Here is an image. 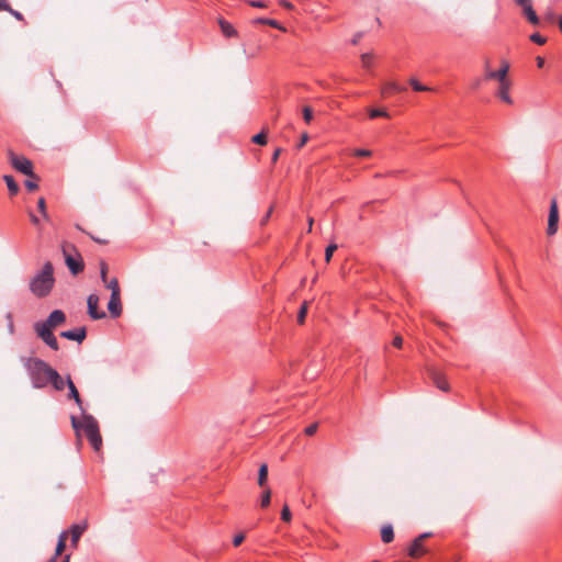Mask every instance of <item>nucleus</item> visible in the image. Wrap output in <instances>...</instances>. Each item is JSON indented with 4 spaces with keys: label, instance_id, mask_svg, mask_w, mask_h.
<instances>
[{
    "label": "nucleus",
    "instance_id": "f257e3e1",
    "mask_svg": "<svg viewBox=\"0 0 562 562\" xmlns=\"http://www.w3.org/2000/svg\"><path fill=\"white\" fill-rule=\"evenodd\" d=\"M22 361L34 389H44L49 384L48 379L54 368L46 361L35 357L23 358Z\"/></svg>",
    "mask_w": 562,
    "mask_h": 562
},
{
    "label": "nucleus",
    "instance_id": "f03ea898",
    "mask_svg": "<svg viewBox=\"0 0 562 562\" xmlns=\"http://www.w3.org/2000/svg\"><path fill=\"white\" fill-rule=\"evenodd\" d=\"M55 284L54 267L50 261L44 263L30 281V291L38 299L46 297L52 292Z\"/></svg>",
    "mask_w": 562,
    "mask_h": 562
},
{
    "label": "nucleus",
    "instance_id": "7ed1b4c3",
    "mask_svg": "<svg viewBox=\"0 0 562 562\" xmlns=\"http://www.w3.org/2000/svg\"><path fill=\"white\" fill-rule=\"evenodd\" d=\"M61 251L65 258V263L71 274L77 276L83 271L85 263L82 257L72 244L63 243Z\"/></svg>",
    "mask_w": 562,
    "mask_h": 562
},
{
    "label": "nucleus",
    "instance_id": "20e7f679",
    "mask_svg": "<svg viewBox=\"0 0 562 562\" xmlns=\"http://www.w3.org/2000/svg\"><path fill=\"white\" fill-rule=\"evenodd\" d=\"M71 426L78 432L79 430H83L87 438L93 436L99 430V425L97 419L89 414H85L82 417V422H80L76 416H71Z\"/></svg>",
    "mask_w": 562,
    "mask_h": 562
},
{
    "label": "nucleus",
    "instance_id": "39448f33",
    "mask_svg": "<svg viewBox=\"0 0 562 562\" xmlns=\"http://www.w3.org/2000/svg\"><path fill=\"white\" fill-rule=\"evenodd\" d=\"M9 159L15 170L31 178H35L33 164L30 159L24 156H18L12 150L9 151Z\"/></svg>",
    "mask_w": 562,
    "mask_h": 562
},
{
    "label": "nucleus",
    "instance_id": "423d86ee",
    "mask_svg": "<svg viewBox=\"0 0 562 562\" xmlns=\"http://www.w3.org/2000/svg\"><path fill=\"white\" fill-rule=\"evenodd\" d=\"M34 330L36 335L53 350L59 349L57 338L52 331V328L45 327V325L34 324Z\"/></svg>",
    "mask_w": 562,
    "mask_h": 562
},
{
    "label": "nucleus",
    "instance_id": "0eeeda50",
    "mask_svg": "<svg viewBox=\"0 0 562 562\" xmlns=\"http://www.w3.org/2000/svg\"><path fill=\"white\" fill-rule=\"evenodd\" d=\"M87 305L88 314L92 319H103L106 316L104 311L99 310V296L97 294H90L88 296Z\"/></svg>",
    "mask_w": 562,
    "mask_h": 562
},
{
    "label": "nucleus",
    "instance_id": "6e6552de",
    "mask_svg": "<svg viewBox=\"0 0 562 562\" xmlns=\"http://www.w3.org/2000/svg\"><path fill=\"white\" fill-rule=\"evenodd\" d=\"M485 78L486 79H493V80H497L501 82H504L507 80V74H508V70H509V64L507 61H503L502 63V67L498 69V70H491L488 68V61H486V65H485Z\"/></svg>",
    "mask_w": 562,
    "mask_h": 562
},
{
    "label": "nucleus",
    "instance_id": "1a4fd4ad",
    "mask_svg": "<svg viewBox=\"0 0 562 562\" xmlns=\"http://www.w3.org/2000/svg\"><path fill=\"white\" fill-rule=\"evenodd\" d=\"M558 222H559L558 204H557L555 200H552L551 204H550L549 218H548V228H547L548 235L552 236L557 233Z\"/></svg>",
    "mask_w": 562,
    "mask_h": 562
},
{
    "label": "nucleus",
    "instance_id": "9d476101",
    "mask_svg": "<svg viewBox=\"0 0 562 562\" xmlns=\"http://www.w3.org/2000/svg\"><path fill=\"white\" fill-rule=\"evenodd\" d=\"M66 321V315L61 310H55L53 311L46 321L44 322H36V324L45 325V327L48 328H55L61 324H64Z\"/></svg>",
    "mask_w": 562,
    "mask_h": 562
},
{
    "label": "nucleus",
    "instance_id": "9b49d317",
    "mask_svg": "<svg viewBox=\"0 0 562 562\" xmlns=\"http://www.w3.org/2000/svg\"><path fill=\"white\" fill-rule=\"evenodd\" d=\"M87 528H88L87 521H82L80 524H74L70 527V530H69L70 536H71L70 544L72 548H77L78 542H79L81 536L83 535V532L87 530Z\"/></svg>",
    "mask_w": 562,
    "mask_h": 562
},
{
    "label": "nucleus",
    "instance_id": "f8f14e48",
    "mask_svg": "<svg viewBox=\"0 0 562 562\" xmlns=\"http://www.w3.org/2000/svg\"><path fill=\"white\" fill-rule=\"evenodd\" d=\"M63 338L75 340L81 344L87 337V328L85 326L75 329H69L60 333Z\"/></svg>",
    "mask_w": 562,
    "mask_h": 562
},
{
    "label": "nucleus",
    "instance_id": "ddd939ff",
    "mask_svg": "<svg viewBox=\"0 0 562 562\" xmlns=\"http://www.w3.org/2000/svg\"><path fill=\"white\" fill-rule=\"evenodd\" d=\"M108 310H109L110 315L113 318L121 316V314H122L121 294L116 293L115 291H114V293H111V297L108 303Z\"/></svg>",
    "mask_w": 562,
    "mask_h": 562
},
{
    "label": "nucleus",
    "instance_id": "4468645a",
    "mask_svg": "<svg viewBox=\"0 0 562 562\" xmlns=\"http://www.w3.org/2000/svg\"><path fill=\"white\" fill-rule=\"evenodd\" d=\"M430 533L425 532L418 536L409 546L408 554L413 558H416L425 552L423 547V540L428 538Z\"/></svg>",
    "mask_w": 562,
    "mask_h": 562
},
{
    "label": "nucleus",
    "instance_id": "2eb2a0df",
    "mask_svg": "<svg viewBox=\"0 0 562 562\" xmlns=\"http://www.w3.org/2000/svg\"><path fill=\"white\" fill-rule=\"evenodd\" d=\"M404 91H406V88L404 86L398 85L395 81H387V82L383 83V86L381 87V94L384 98H386L391 94L401 93Z\"/></svg>",
    "mask_w": 562,
    "mask_h": 562
},
{
    "label": "nucleus",
    "instance_id": "dca6fc26",
    "mask_svg": "<svg viewBox=\"0 0 562 562\" xmlns=\"http://www.w3.org/2000/svg\"><path fill=\"white\" fill-rule=\"evenodd\" d=\"M67 387L69 391L68 398L74 400L76 404L80 407V409L83 411L81 397L69 374L67 375Z\"/></svg>",
    "mask_w": 562,
    "mask_h": 562
},
{
    "label": "nucleus",
    "instance_id": "f3484780",
    "mask_svg": "<svg viewBox=\"0 0 562 562\" xmlns=\"http://www.w3.org/2000/svg\"><path fill=\"white\" fill-rule=\"evenodd\" d=\"M48 380L49 384H52L56 391H63L67 386V379L64 380L55 369L53 372H50V378Z\"/></svg>",
    "mask_w": 562,
    "mask_h": 562
},
{
    "label": "nucleus",
    "instance_id": "a211bd4d",
    "mask_svg": "<svg viewBox=\"0 0 562 562\" xmlns=\"http://www.w3.org/2000/svg\"><path fill=\"white\" fill-rule=\"evenodd\" d=\"M430 378L434 382V384L441 391L443 392H447L449 390V384L448 382L446 381L445 376L436 371V370H431L430 371Z\"/></svg>",
    "mask_w": 562,
    "mask_h": 562
},
{
    "label": "nucleus",
    "instance_id": "6ab92c4d",
    "mask_svg": "<svg viewBox=\"0 0 562 562\" xmlns=\"http://www.w3.org/2000/svg\"><path fill=\"white\" fill-rule=\"evenodd\" d=\"M218 24L224 36L234 37L237 35V31L235 30V27L226 20L221 19L218 21Z\"/></svg>",
    "mask_w": 562,
    "mask_h": 562
},
{
    "label": "nucleus",
    "instance_id": "aec40b11",
    "mask_svg": "<svg viewBox=\"0 0 562 562\" xmlns=\"http://www.w3.org/2000/svg\"><path fill=\"white\" fill-rule=\"evenodd\" d=\"M67 537H68V531H63L59 537H58V541H57V544H56V549H55V554L52 557V558H55V560H57V558L63 553V551L65 550L66 548V540H67Z\"/></svg>",
    "mask_w": 562,
    "mask_h": 562
},
{
    "label": "nucleus",
    "instance_id": "412c9836",
    "mask_svg": "<svg viewBox=\"0 0 562 562\" xmlns=\"http://www.w3.org/2000/svg\"><path fill=\"white\" fill-rule=\"evenodd\" d=\"M254 22L258 23V24H267V25H269L273 29L280 30L282 32L285 31V27L279 21L273 20V19L257 18Z\"/></svg>",
    "mask_w": 562,
    "mask_h": 562
},
{
    "label": "nucleus",
    "instance_id": "4be33fe9",
    "mask_svg": "<svg viewBox=\"0 0 562 562\" xmlns=\"http://www.w3.org/2000/svg\"><path fill=\"white\" fill-rule=\"evenodd\" d=\"M381 539L384 543H390L394 539V530L392 525H384L381 529Z\"/></svg>",
    "mask_w": 562,
    "mask_h": 562
},
{
    "label": "nucleus",
    "instance_id": "5701e85b",
    "mask_svg": "<svg viewBox=\"0 0 562 562\" xmlns=\"http://www.w3.org/2000/svg\"><path fill=\"white\" fill-rule=\"evenodd\" d=\"M508 90H509V82L507 80L504 82H501L499 90H498V97L504 102L512 103V98L509 97Z\"/></svg>",
    "mask_w": 562,
    "mask_h": 562
},
{
    "label": "nucleus",
    "instance_id": "b1692460",
    "mask_svg": "<svg viewBox=\"0 0 562 562\" xmlns=\"http://www.w3.org/2000/svg\"><path fill=\"white\" fill-rule=\"evenodd\" d=\"M524 10V14L525 16L527 18V20L532 24V25H538L540 23V20L536 13V11L533 10L532 8V4L522 9Z\"/></svg>",
    "mask_w": 562,
    "mask_h": 562
},
{
    "label": "nucleus",
    "instance_id": "393cba45",
    "mask_svg": "<svg viewBox=\"0 0 562 562\" xmlns=\"http://www.w3.org/2000/svg\"><path fill=\"white\" fill-rule=\"evenodd\" d=\"M3 180L7 183V187H8V190L10 192V194L11 195L18 194L20 188H19L18 183L15 182V180L13 179V177L9 176V175H5L3 177Z\"/></svg>",
    "mask_w": 562,
    "mask_h": 562
},
{
    "label": "nucleus",
    "instance_id": "a878e982",
    "mask_svg": "<svg viewBox=\"0 0 562 562\" xmlns=\"http://www.w3.org/2000/svg\"><path fill=\"white\" fill-rule=\"evenodd\" d=\"M268 479V465L261 464L258 471V484L259 486L263 487L267 483Z\"/></svg>",
    "mask_w": 562,
    "mask_h": 562
},
{
    "label": "nucleus",
    "instance_id": "bb28decb",
    "mask_svg": "<svg viewBox=\"0 0 562 562\" xmlns=\"http://www.w3.org/2000/svg\"><path fill=\"white\" fill-rule=\"evenodd\" d=\"M88 440L90 441L92 448L95 450V451H99L101 446H102V438H101V435H100V431H98L97 434H94L93 436H90L88 437Z\"/></svg>",
    "mask_w": 562,
    "mask_h": 562
},
{
    "label": "nucleus",
    "instance_id": "cd10ccee",
    "mask_svg": "<svg viewBox=\"0 0 562 562\" xmlns=\"http://www.w3.org/2000/svg\"><path fill=\"white\" fill-rule=\"evenodd\" d=\"M88 440L90 441L92 448L95 450V451H99L101 446H102V438H101V435H100V431H98L97 434H94L93 436H90L88 437Z\"/></svg>",
    "mask_w": 562,
    "mask_h": 562
},
{
    "label": "nucleus",
    "instance_id": "c85d7f7f",
    "mask_svg": "<svg viewBox=\"0 0 562 562\" xmlns=\"http://www.w3.org/2000/svg\"><path fill=\"white\" fill-rule=\"evenodd\" d=\"M409 85L412 86V88L415 90V91H418V92H423V91H431L432 89L420 83L417 79L415 78H412L409 80Z\"/></svg>",
    "mask_w": 562,
    "mask_h": 562
},
{
    "label": "nucleus",
    "instance_id": "c756f323",
    "mask_svg": "<svg viewBox=\"0 0 562 562\" xmlns=\"http://www.w3.org/2000/svg\"><path fill=\"white\" fill-rule=\"evenodd\" d=\"M370 119H376V117H389V113L384 109H371L369 111Z\"/></svg>",
    "mask_w": 562,
    "mask_h": 562
},
{
    "label": "nucleus",
    "instance_id": "7c9ffc66",
    "mask_svg": "<svg viewBox=\"0 0 562 562\" xmlns=\"http://www.w3.org/2000/svg\"><path fill=\"white\" fill-rule=\"evenodd\" d=\"M361 65L363 68L369 69L372 65L373 55L371 53H363L361 56Z\"/></svg>",
    "mask_w": 562,
    "mask_h": 562
},
{
    "label": "nucleus",
    "instance_id": "2f4dec72",
    "mask_svg": "<svg viewBox=\"0 0 562 562\" xmlns=\"http://www.w3.org/2000/svg\"><path fill=\"white\" fill-rule=\"evenodd\" d=\"M270 502H271V491L268 488L261 495L260 506L262 508H266L270 505Z\"/></svg>",
    "mask_w": 562,
    "mask_h": 562
},
{
    "label": "nucleus",
    "instance_id": "473e14b6",
    "mask_svg": "<svg viewBox=\"0 0 562 562\" xmlns=\"http://www.w3.org/2000/svg\"><path fill=\"white\" fill-rule=\"evenodd\" d=\"M108 289L111 290V293H114V291L119 294H121L119 281L116 278H113L111 280H108L106 283H104Z\"/></svg>",
    "mask_w": 562,
    "mask_h": 562
},
{
    "label": "nucleus",
    "instance_id": "72a5a7b5",
    "mask_svg": "<svg viewBox=\"0 0 562 562\" xmlns=\"http://www.w3.org/2000/svg\"><path fill=\"white\" fill-rule=\"evenodd\" d=\"M252 143L257 144V145H266L267 144V135L266 133L262 131L256 135L252 136L251 138Z\"/></svg>",
    "mask_w": 562,
    "mask_h": 562
},
{
    "label": "nucleus",
    "instance_id": "f704fd0d",
    "mask_svg": "<svg viewBox=\"0 0 562 562\" xmlns=\"http://www.w3.org/2000/svg\"><path fill=\"white\" fill-rule=\"evenodd\" d=\"M5 319H7L8 331L10 335H13L15 331V328H14V323H13V315L11 312H8L5 314Z\"/></svg>",
    "mask_w": 562,
    "mask_h": 562
},
{
    "label": "nucleus",
    "instance_id": "c9c22d12",
    "mask_svg": "<svg viewBox=\"0 0 562 562\" xmlns=\"http://www.w3.org/2000/svg\"><path fill=\"white\" fill-rule=\"evenodd\" d=\"M338 248V246L336 244H329L326 249H325V260L327 262L330 261L331 257H333V254L334 251Z\"/></svg>",
    "mask_w": 562,
    "mask_h": 562
},
{
    "label": "nucleus",
    "instance_id": "e433bc0d",
    "mask_svg": "<svg viewBox=\"0 0 562 562\" xmlns=\"http://www.w3.org/2000/svg\"><path fill=\"white\" fill-rule=\"evenodd\" d=\"M37 207H38V211L42 213L43 217L47 220L48 218V214H47V211H46V202H45L44 198H40L38 199Z\"/></svg>",
    "mask_w": 562,
    "mask_h": 562
},
{
    "label": "nucleus",
    "instance_id": "4c0bfd02",
    "mask_svg": "<svg viewBox=\"0 0 562 562\" xmlns=\"http://www.w3.org/2000/svg\"><path fill=\"white\" fill-rule=\"evenodd\" d=\"M303 119L304 121L310 124L313 120V111L310 106H304L303 108Z\"/></svg>",
    "mask_w": 562,
    "mask_h": 562
},
{
    "label": "nucleus",
    "instance_id": "58836bf2",
    "mask_svg": "<svg viewBox=\"0 0 562 562\" xmlns=\"http://www.w3.org/2000/svg\"><path fill=\"white\" fill-rule=\"evenodd\" d=\"M291 512L288 505H284L281 510V519L285 522H289L291 520Z\"/></svg>",
    "mask_w": 562,
    "mask_h": 562
},
{
    "label": "nucleus",
    "instance_id": "ea45409f",
    "mask_svg": "<svg viewBox=\"0 0 562 562\" xmlns=\"http://www.w3.org/2000/svg\"><path fill=\"white\" fill-rule=\"evenodd\" d=\"M306 313H307V306H306V303H304V304L301 306V308H300V311H299V314H297V322H299L300 324H303V323H304V321H305V316H306Z\"/></svg>",
    "mask_w": 562,
    "mask_h": 562
},
{
    "label": "nucleus",
    "instance_id": "a19ab883",
    "mask_svg": "<svg viewBox=\"0 0 562 562\" xmlns=\"http://www.w3.org/2000/svg\"><path fill=\"white\" fill-rule=\"evenodd\" d=\"M530 40H531L533 43L538 44V45H543V44L546 43V41H547V40H546V37H543V36H542L541 34H539V33H533V34H531V35H530Z\"/></svg>",
    "mask_w": 562,
    "mask_h": 562
},
{
    "label": "nucleus",
    "instance_id": "79ce46f5",
    "mask_svg": "<svg viewBox=\"0 0 562 562\" xmlns=\"http://www.w3.org/2000/svg\"><path fill=\"white\" fill-rule=\"evenodd\" d=\"M353 155L358 157H370L372 155V151L369 149L359 148L355 149Z\"/></svg>",
    "mask_w": 562,
    "mask_h": 562
},
{
    "label": "nucleus",
    "instance_id": "37998d69",
    "mask_svg": "<svg viewBox=\"0 0 562 562\" xmlns=\"http://www.w3.org/2000/svg\"><path fill=\"white\" fill-rule=\"evenodd\" d=\"M100 277H101L102 282L106 283V281H108V266L104 262L101 263Z\"/></svg>",
    "mask_w": 562,
    "mask_h": 562
},
{
    "label": "nucleus",
    "instance_id": "c03bdc74",
    "mask_svg": "<svg viewBox=\"0 0 562 562\" xmlns=\"http://www.w3.org/2000/svg\"><path fill=\"white\" fill-rule=\"evenodd\" d=\"M248 3L252 8H259V9L267 8V3L262 0H249Z\"/></svg>",
    "mask_w": 562,
    "mask_h": 562
},
{
    "label": "nucleus",
    "instance_id": "a18cd8bd",
    "mask_svg": "<svg viewBox=\"0 0 562 562\" xmlns=\"http://www.w3.org/2000/svg\"><path fill=\"white\" fill-rule=\"evenodd\" d=\"M244 540H245V535L243 532L234 536V538H233L234 547L240 546Z\"/></svg>",
    "mask_w": 562,
    "mask_h": 562
},
{
    "label": "nucleus",
    "instance_id": "49530a36",
    "mask_svg": "<svg viewBox=\"0 0 562 562\" xmlns=\"http://www.w3.org/2000/svg\"><path fill=\"white\" fill-rule=\"evenodd\" d=\"M317 430V424H311L304 430L307 436H313Z\"/></svg>",
    "mask_w": 562,
    "mask_h": 562
},
{
    "label": "nucleus",
    "instance_id": "de8ad7c7",
    "mask_svg": "<svg viewBox=\"0 0 562 562\" xmlns=\"http://www.w3.org/2000/svg\"><path fill=\"white\" fill-rule=\"evenodd\" d=\"M5 11L9 12L11 15H13L16 20H19V21L23 20V14L16 10H13L11 7L9 10H5Z\"/></svg>",
    "mask_w": 562,
    "mask_h": 562
},
{
    "label": "nucleus",
    "instance_id": "09e8293b",
    "mask_svg": "<svg viewBox=\"0 0 562 562\" xmlns=\"http://www.w3.org/2000/svg\"><path fill=\"white\" fill-rule=\"evenodd\" d=\"M25 187L27 188V190L30 191H33V190H36L38 188L37 183L32 181V180H26L25 181Z\"/></svg>",
    "mask_w": 562,
    "mask_h": 562
},
{
    "label": "nucleus",
    "instance_id": "8fccbe9b",
    "mask_svg": "<svg viewBox=\"0 0 562 562\" xmlns=\"http://www.w3.org/2000/svg\"><path fill=\"white\" fill-rule=\"evenodd\" d=\"M362 36H363V33H362V32H358V33H356V34L353 35L352 40H351V44H352V45H357V44L360 42V40L362 38Z\"/></svg>",
    "mask_w": 562,
    "mask_h": 562
},
{
    "label": "nucleus",
    "instance_id": "3c124183",
    "mask_svg": "<svg viewBox=\"0 0 562 562\" xmlns=\"http://www.w3.org/2000/svg\"><path fill=\"white\" fill-rule=\"evenodd\" d=\"M522 9L531 4V0H514Z\"/></svg>",
    "mask_w": 562,
    "mask_h": 562
},
{
    "label": "nucleus",
    "instance_id": "603ef678",
    "mask_svg": "<svg viewBox=\"0 0 562 562\" xmlns=\"http://www.w3.org/2000/svg\"><path fill=\"white\" fill-rule=\"evenodd\" d=\"M280 4L283 8L288 9V10H293L294 9V5L290 1H288V0H281Z\"/></svg>",
    "mask_w": 562,
    "mask_h": 562
},
{
    "label": "nucleus",
    "instance_id": "864d4df0",
    "mask_svg": "<svg viewBox=\"0 0 562 562\" xmlns=\"http://www.w3.org/2000/svg\"><path fill=\"white\" fill-rule=\"evenodd\" d=\"M29 215L32 224L37 226L40 224V218L33 212H29Z\"/></svg>",
    "mask_w": 562,
    "mask_h": 562
},
{
    "label": "nucleus",
    "instance_id": "5fc2aeb1",
    "mask_svg": "<svg viewBox=\"0 0 562 562\" xmlns=\"http://www.w3.org/2000/svg\"><path fill=\"white\" fill-rule=\"evenodd\" d=\"M403 345V339L401 336H396L394 339H393V346L397 347V348H401Z\"/></svg>",
    "mask_w": 562,
    "mask_h": 562
},
{
    "label": "nucleus",
    "instance_id": "6e6d98bb",
    "mask_svg": "<svg viewBox=\"0 0 562 562\" xmlns=\"http://www.w3.org/2000/svg\"><path fill=\"white\" fill-rule=\"evenodd\" d=\"M10 9V4L7 0H0V11H5Z\"/></svg>",
    "mask_w": 562,
    "mask_h": 562
},
{
    "label": "nucleus",
    "instance_id": "4d7b16f0",
    "mask_svg": "<svg viewBox=\"0 0 562 562\" xmlns=\"http://www.w3.org/2000/svg\"><path fill=\"white\" fill-rule=\"evenodd\" d=\"M280 154H281V148H277V149L273 151V154H272V158H271V159H272V162H277V160H278V158H279Z\"/></svg>",
    "mask_w": 562,
    "mask_h": 562
},
{
    "label": "nucleus",
    "instance_id": "13d9d810",
    "mask_svg": "<svg viewBox=\"0 0 562 562\" xmlns=\"http://www.w3.org/2000/svg\"><path fill=\"white\" fill-rule=\"evenodd\" d=\"M536 61H537V66H538L539 68H542V67L544 66V63H546L544 58H543V57H540V56H538V57L536 58Z\"/></svg>",
    "mask_w": 562,
    "mask_h": 562
},
{
    "label": "nucleus",
    "instance_id": "bf43d9fd",
    "mask_svg": "<svg viewBox=\"0 0 562 562\" xmlns=\"http://www.w3.org/2000/svg\"><path fill=\"white\" fill-rule=\"evenodd\" d=\"M307 138H308V137H307V135H306V134H304V135L302 136L301 143L299 144V147H302V146L306 143Z\"/></svg>",
    "mask_w": 562,
    "mask_h": 562
},
{
    "label": "nucleus",
    "instance_id": "052dcab7",
    "mask_svg": "<svg viewBox=\"0 0 562 562\" xmlns=\"http://www.w3.org/2000/svg\"><path fill=\"white\" fill-rule=\"evenodd\" d=\"M92 239L99 244H106V240L105 239H101V238H95V237H92Z\"/></svg>",
    "mask_w": 562,
    "mask_h": 562
},
{
    "label": "nucleus",
    "instance_id": "680f3d73",
    "mask_svg": "<svg viewBox=\"0 0 562 562\" xmlns=\"http://www.w3.org/2000/svg\"><path fill=\"white\" fill-rule=\"evenodd\" d=\"M312 225H313V218H312V217H310V218H308V232H311V231H312Z\"/></svg>",
    "mask_w": 562,
    "mask_h": 562
},
{
    "label": "nucleus",
    "instance_id": "e2e57ef3",
    "mask_svg": "<svg viewBox=\"0 0 562 562\" xmlns=\"http://www.w3.org/2000/svg\"><path fill=\"white\" fill-rule=\"evenodd\" d=\"M270 214H271V209L268 211L267 215H265V218L262 221L266 222L269 218Z\"/></svg>",
    "mask_w": 562,
    "mask_h": 562
},
{
    "label": "nucleus",
    "instance_id": "0e129e2a",
    "mask_svg": "<svg viewBox=\"0 0 562 562\" xmlns=\"http://www.w3.org/2000/svg\"><path fill=\"white\" fill-rule=\"evenodd\" d=\"M69 561H70V555L69 554L65 555L63 562H69Z\"/></svg>",
    "mask_w": 562,
    "mask_h": 562
},
{
    "label": "nucleus",
    "instance_id": "69168bd1",
    "mask_svg": "<svg viewBox=\"0 0 562 562\" xmlns=\"http://www.w3.org/2000/svg\"><path fill=\"white\" fill-rule=\"evenodd\" d=\"M480 85H481V80H480V79H477V80L474 82V88H479V87H480Z\"/></svg>",
    "mask_w": 562,
    "mask_h": 562
},
{
    "label": "nucleus",
    "instance_id": "338daca9",
    "mask_svg": "<svg viewBox=\"0 0 562 562\" xmlns=\"http://www.w3.org/2000/svg\"><path fill=\"white\" fill-rule=\"evenodd\" d=\"M47 562H57V560H55V558H50Z\"/></svg>",
    "mask_w": 562,
    "mask_h": 562
}]
</instances>
